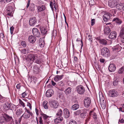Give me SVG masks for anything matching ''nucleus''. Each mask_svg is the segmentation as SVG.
<instances>
[{
  "label": "nucleus",
  "instance_id": "f03ea898",
  "mask_svg": "<svg viewBox=\"0 0 124 124\" xmlns=\"http://www.w3.org/2000/svg\"><path fill=\"white\" fill-rule=\"evenodd\" d=\"M110 54V51L108 48L105 47L101 49V54L103 56L108 57L109 56Z\"/></svg>",
  "mask_w": 124,
  "mask_h": 124
},
{
  "label": "nucleus",
  "instance_id": "f704fd0d",
  "mask_svg": "<svg viewBox=\"0 0 124 124\" xmlns=\"http://www.w3.org/2000/svg\"><path fill=\"white\" fill-rule=\"evenodd\" d=\"M71 91V88L70 87H68L65 90V94L66 95H68L70 94Z\"/></svg>",
  "mask_w": 124,
  "mask_h": 124
},
{
  "label": "nucleus",
  "instance_id": "aec40b11",
  "mask_svg": "<svg viewBox=\"0 0 124 124\" xmlns=\"http://www.w3.org/2000/svg\"><path fill=\"white\" fill-rule=\"evenodd\" d=\"M117 9L121 10L124 11V3H121L119 4H117L116 6Z\"/></svg>",
  "mask_w": 124,
  "mask_h": 124
},
{
  "label": "nucleus",
  "instance_id": "5701e85b",
  "mask_svg": "<svg viewBox=\"0 0 124 124\" xmlns=\"http://www.w3.org/2000/svg\"><path fill=\"white\" fill-rule=\"evenodd\" d=\"M42 116L44 119V122L48 123L49 121V118L50 117L45 114H42Z\"/></svg>",
  "mask_w": 124,
  "mask_h": 124
},
{
  "label": "nucleus",
  "instance_id": "a878e982",
  "mask_svg": "<svg viewBox=\"0 0 124 124\" xmlns=\"http://www.w3.org/2000/svg\"><path fill=\"white\" fill-rule=\"evenodd\" d=\"M28 39L29 41L31 43H34L36 40V38L33 36H30Z\"/></svg>",
  "mask_w": 124,
  "mask_h": 124
},
{
  "label": "nucleus",
  "instance_id": "473e14b6",
  "mask_svg": "<svg viewBox=\"0 0 124 124\" xmlns=\"http://www.w3.org/2000/svg\"><path fill=\"white\" fill-rule=\"evenodd\" d=\"M40 30L42 35H44L46 34L47 30L46 28H41L40 29Z\"/></svg>",
  "mask_w": 124,
  "mask_h": 124
},
{
  "label": "nucleus",
  "instance_id": "37998d69",
  "mask_svg": "<svg viewBox=\"0 0 124 124\" xmlns=\"http://www.w3.org/2000/svg\"><path fill=\"white\" fill-rule=\"evenodd\" d=\"M121 47L119 45H117L114 48V50L116 52H119L121 49Z\"/></svg>",
  "mask_w": 124,
  "mask_h": 124
},
{
  "label": "nucleus",
  "instance_id": "8fccbe9b",
  "mask_svg": "<svg viewBox=\"0 0 124 124\" xmlns=\"http://www.w3.org/2000/svg\"><path fill=\"white\" fill-rule=\"evenodd\" d=\"M45 43L43 41L39 42V45L41 47H43Z\"/></svg>",
  "mask_w": 124,
  "mask_h": 124
},
{
  "label": "nucleus",
  "instance_id": "5fc2aeb1",
  "mask_svg": "<svg viewBox=\"0 0 124 124\" xmlns=\"http://www.w3.org/2000/svg\"><path fill=\"white\" fill-rule=\"evenodd\" d=\"M21 45L24 47H25L26 46V44L25 41H23L21 43Z\"/></svg>",
  "mask_w": 124,
  "mask_h": 124
},
{
  "label": "nucleus",
  "instance_id": "bb28decb",
  "mask_svg": "<svg viewBox=\"0 0 124 124\" xmlns=\"http://www.w3.org/2000/svg\"><path fill=\"white\" fill-rule=\"evenodd\" d=\"M63 119V118L62 116H59L57 117L54 120L55 123H61Z\"/></svg>",
  "mask_w": 124,
  "mask_h": 124
},
{
  "label": "nucleus",
  "instance_id": "09e8293b",
  "mask_svg": "<svg viewBox=\"0 0 124 124\" xmlns=\"http://www.w3.org/2000/svg\"><path fill=\"white\" fill-rule=\"evenodd\" d=\"M6 0H0V4L1 5H4L5 4L6 2Z\"/></svg>",
  "mask_w": 124,
  "mask_h": 124
},
{
  "label": "nucleus",
  "instance_id": "4be33fe9",
  "mask_svg": "<svg viewBox=\"0 0 124 124\" xmlns=\"http://www.w3.org/2000/svg\"><path fill=\"white\" fill-rule=\"evenodd\" d=\"M112 21L118 25L122 23L121 20L118 17L114 18L113 19Z\"/></svg>",
  "mask_w": 124,
  "mask_h": 124
},
{
  "label": "nucleus",
  "instance_id": "1a4fd4ad",
  "mask_svg": "<svg viewBox=\"0 0 124 124\" xmlns=\"http://www.w3.org/2000/svg\"><path fill=\"white\" fill-rule=\"evenodd\" d=\"M51 107L53 108H58L59 104L56 101L53 100L49 102Z\"/></svg>",
  "mask_w": 124,
  "mask_h": 124
},
{
  "label": "nucleus",
  "instance_id": "2eb2a0df",
  "mask_svg": "<svg viewBox=\"0 0 124 124\" xmlns=\"http://www.w3.org/2000/svg\"><path fill=\"white\" fill-rule=\"evenodd\" d=\"M63 116L66 118H68L70 116V113L69 110L66 108L64 109L63 110Z\"/></svg>",
  "mask_w": 124,
  "mask_h": 124
},
{
  "label": "nucleus",
  "instance_id": "58836bf2",
  "mask_svg": "<svg viewBox=\"0 0 124 124\" xmlns=\"http://www.w3.org/2000/svg\"><path fill=\"white\" fill-rule=\"evenodd\" d=\"M29 52V50L28 48L22 49L21 51V53L25 54L28 53Z\"/></svg>",
  "mask_w": 124,
  "mask_h": 124
},
{
  "label": "nucleus",
  "instance_id": "f8f14e48",
  "mask_svg": "<svg viewBox=\"0 0 124 124\" xmlns=\"http://www.w3.org/2000/svg\"><path fill=\"white\" fill-rule=\"evenodd\" d=\"M37 22V19L34 17L30 18L29 21V25L31 26L34 25L36 24Z\"/></svg>",
  "mask_w": 124,
  "mask_h": 124
},
{
  "label": "nucleus",
  "instance_id": "bf43d9fd",
  "mask_svg": "<svg viewBox=\"0 0 124 124\" xmlns=\"http://www.w3.org/2000/svg\"><path fill=\"white\" fill-rule=\"evenodd\" d=\"M27 93H26V91L23 93L22 94V96L24 98L27 95Z\"/></svg>",
  "mask_w": 124,
  "mask_h": 124
},
{
  "label": "nucleus",
  "instance_id": "c85d7f7f",
  "mask_svg": "<svg viewBox=\"0 0 124 124\" xmlns=\"http://www.w3.org/2000/svg\"><path fill=\"white\" fill-rule=\"evenodd\" d=\"M40 68H39L37 66H35L33 67V71L35 74L39 73L40 71Z\"/></svg>",
  "mask_w": 124,
  "mask_h": 124
},
{
  "label": "nucleus",
  "instance_id": "4d7b16f0",
  "mask_svg": "<svg viewBox=\"0 0 124 124\" xmlns=\"http://www.w3.org/2000/svg\"><path fill=\"white\" fill-rule=\"evenodd\" d=\"M73 56L74 57V62H78V58L75 56H74V54L73 55Z\"/></svg>",
  "mask_w": 124,
  "mask_h": 124
},
{
  "label": "nucleus",
  "instance_id": "13d9d810",
  "mask_svg": "<svg viewBox=\"0 0 124 124\" xmlns=\"http://www.w3.org/2000/svg\"><path fill=\"white\" fill-rule=\"evenodd\" d=\"M14 29V27L13 26H12L10 28V33L11 34L13 33V31Z\"/></svg>",
  "mask_w": 124,
  "mask_h": 124
},
{
  "label": "nucleus",
  "instance_id": "7ed1b4c3",
  "mask_svg": "<svg viewBox=\"0 0 124 124\" xmlns=\"http://www.w3.org/2000/svg\"><path fill=\"white\" fill-rule=\"evenodd\" d=\"M38 56L37 54H30L27 56L26 59L29 62H33L35 60L38 58Z\"/></svg>",
  "mask_w": 124,
  "mask_h": 124
},
{
  "label": "nucleus",
  "instance_id": "20e7f679",
  "mask_svg": "<svg viewBox=\"0 0 124 124\" xmlns=\"http://www.w3.org/2000/svg\"><path fill=\"white\" fill-rule=\"evenodd\" d=\"M33 114L32 112L29 110L26 109V112L25 111L22 115V117L24 119H28L30 117V116H32Z\"/></svg>",
  "mask_w": 124,
  "mask_h": 124
},
{
  "label": "nucleus",
  "instance_id": "79ce46f5",
  "mask_svg": "<svg viewBox=\"0 0 124 124\" xmlns=\"http://www.w3.org/2000/svg\"><path fill=\"white\" fill-rule=\"evenodd\" d=\"M62 114V111L61 109H60L58 110V113L56 114V115L59 116H61Z\"/></svg>",
  "mask_w": 124,
  "mask_h": 124
},
{
  "label": "nucleus",
  "instance_id": "7c9ffc66",
  "mask_svg": "<svg viewBox=\"0 0 124 124\" xmlns=\"http://www.w3.org/2000/svg\"><path fill=\"white\" fill-rule=\"evenodd\" d=\"M89 114L90 116H92L95 120L96 119L97 116L96 113H94L93 111H91L90 112Z\"/></svg>",
  "mask_w": 124,
  "mask_h": 124
},
{
  "label": "nucleus",
  "instance_id": "f3484780",
  "mask_svg": "<svg viewBox=\"0 0 124 124\" xmlns=\"http://www.w3.org/2000/svg\"><path fill=\"white\" fill-rule=\"evenodd\" d=\"M14 105L9 103L7 102L4 104L3 108L7 110L11 108V107H13Z\"/></svg>",
  "mask_w": 124,
  "mask_h": 124
},
{
  "label": "nucleus",
  "instance_id": "052dcab7",
  "mask_svg": "<svg viewBox=\"0 0 124 124\" xmlns=\"http://www.w3.org/2000/svg\"><path fill=\"white\" fill-rule=\"evenodd\" d=\"M27 106L29 107L30 108L31 110L32 106L30 102H28L27 104Z\"/></svg>",
  "mask_w": 124,
  "mask_h": 124
},
{
  "label": "nucleus",
  "instance_id": "412c9836",
  "mask_svg": "<svg viewBox=\"0 0 124 124\" xmlns=\"http://www.w3.org/2000/svg\"><path fill=\"white\" fill-rule=\"evenodd\" d=\"M116 32L115 31L111 32L109 35L108 37L110 39H114L116 38Z\"/></svg>",
  "mask_w": 124,
  "mask_h": 124
},
{
  "label": "nucleus",
  "instance_id": "9b49d317",
  "mask_svg": "<svg viewBox=\"0 0 124 124\" xmlns=\"http://www.w3.org/2000/svg\"><path fill=\"white\" fill-rule=\"evenodd\" d=\"M118 95V92L115 90H111L109 91V95L110 97H116Z\"/></svg>",
  "mask_w": 124,
  "mask_h": 124
},
{
  "label": "nucleus",
  "instance_id": "e2e57ef3",
  "mask_svg": "<svg viewBox=\"0 0 124 124\" xmlns=\"http://www.w3.org/2000/svg\"><path fill=\"white\" fill-rule=\"evenodd\" d=\"M21 87V86L20 83L17 84L16 86V88L18 89H19Z\"/></svg>",
  "mask_w": 124,
  "mask_h": 124
},
{
  "label": "nucleus",
  "instance_id": "0eeeda50",
  "mask_svg": "<svg viewBox=\"0 0 124 124\" xmlns=\"http://www.w3.org/2000/svg\"><path fill=\"white\" fill-rule=\"evenodd\" d=\"M91 103V100L89 97H86L84 100V106L88 108L90 105Z\"/></svg>",
  "mask_w": 124,
  "mask_h": 124
},
{
  "label": "nucleus",
  "instance_id": "e433bc0d",
  "mask_svg": "<svg viewBox=\"0 0 124 124\" xmlns=\"http://www.w3.org/2000/svg\"><path fill=\"white\" fill-rule=\"evenodd\" d=\"M79 105L78 104H76L73 105L72 107V109L73 110H76L79 108Z\"/></svg>",
  "mask_w": 124,
  "mask_h": 124
},
{
  "label": "nucleus",
  "instance_id": "393cba45",
  "mask_svg": "<svg viewBox=\"0 0 124 124\" xmlns=\"http://www.w3.org/2000/svg\"><path fill=\"white\" fill-rule=\"evenodd\" d=\"M38 12H41L45 10L46 9V7L44 5L41 6H38L37 8Z\"/></svg>",
  "mask_w": 124,
  "mask_h": 124
},
{
  "label": "nucleus",
  "instance_id": "0e129e2a",
  "mask_svg": "<svg viewBox=\"0 0 124 124\" xmlns=\"http://www.w3.org/2000/svg\"><path fill=\"white\" fill-rule=\"evenodd\" d=\"M118 84V81H117L116 80L114 81L113 82V84L114 86H116Z\"/></svg>",
  "mask_w": 124,
  "mask_h": 124
},
{
  "label": "nucleus",
  "instance_id": "338daca9",
  "mask_svg": "<svg viewBox=\"0 0 124 124\" xmlns=\"http://www.w3.org/2000/svg\"><path fill=\"white\" fill-rule=\"evenodd\" d=\"M95 19H93L91 20V25L92 26L94 25L95 23Z\"/></svg>",
  "mask_w": 124,
  "mask_h": 124
},
{
  "label": "nucleus",
  "instance_id": "6e6d98bb",
  "mask_svg": "<svg viewBox=\"0 0 124 124\" xmlns=\"http://www.w3.org/2000/svg\"><path fill=\"white\" fill-rule=\"evenodd\" d=\"M81 113L80 110H78L74 112V114L75 115L77 116L80 114Z\"/></svg>",
  "mask_w": 124,
  "mask_h": 124
},
{
  "label": "nucleus",
  "instance_id": "680f3d73",
  "mask_svg": "<svg viewBox=\"0 0 124 124\" xmlns=\"http://www.w3.org/2000/svg\"><path fill=\"white\" fill-rule=\"evenodd\" d=\"M100 61L101 63L103 64L104 63L105 60L103 58H101L100 59Z\"/></svg>",
  "mask_w": 124,
  "mask_h": 124
},
{
  "label": "nucleus",
  "instance_id": "423d86ee",
  "mask_svg": "<svg viewBox=\"0 0 124 124\" xmlns=\"http://www.w3.org/2000/svg\"><path fill=\"white\" fill-rule=\"evenodd\" d=\"M100 103L102 108H105L106 106V101L102 94H99Z\"/></svg>",
  "mask_w": 124,
  "mask_h": 124
},
{
  "label": "nucleus",
  "instance_id": "c03bdc74",
  "mask_svg": "<svg viewBox=\"0 0 124 124\" xmlns=\"http://www.w3.org/2000/svg\"><path fill=\"white\" fill-rule=\"evenodd\" d=\"M124 72V68L122 67L119 69L118 71V72L119 74H121Z\"/></svg>",
  "mask_w": 124,
  "mask_h": 124
},
{
  "label": "nucleus",
  "instance_id": "c756f323",
  "mask_svg": "<svg viewBox=\"0 0 124 124\" xmlns=\"http://www.w3.org/2000/svg\"><path fill=\"white\" fill-rule=\"evenodd\" d=\"M104 33L105 34L108 35L111 31L109 27L108 26L105 27L104 29Z\"/></svg>",
  "mask_w": 124,
  "mask_h": 124
},
{
  "label": "nucleus",
  "instance_id": "69168bd1",
  "mask_svg": "<svg viewBox=\"0 0 124 124\" xmlns=\"http://www.w3.org/2000/svg\"><path fill=\"white\" fill-rule=\"evenodd\" d=\"M67 83H68V85L71 86L72 85V84L73 82L71 81H67Z\"/></svg>",
  "mask_w": 124,
  "mask_h": 124
},
{
  "label": "nucleus",
  "instance_id": "4468645a",
  "mask_svg": "<svg viewBox=\"0 0 124 124\" xmlns=\"http://www.w3.org/2000/svg\"><path fill=\"white\" fill-rule=\"evenodd\" d=\"M108 69L109 71L111 72H114L116 69L115 65L113 63H111L109 65Z\"/></svg>",
  "mask_w": 124,
  "mask_h": 124
},
{
  "label": "nucleus",
  "instance_id": "4c0bfd02",
  "mask_svg": "<svg viewBox=\"0 0 124 124\" xmlns=\"http://www.w3.org/2000/svg\"><path fill=\"white\" fill-rule=\"evenodd\" d=\"M47 103L48 102L46 101H45L43 103V106L45 109H47L48 108V107Z\"/></svg>",
  "mask_w": 124,
  "mask_h": 124
},
{
  "label": "nucleus",
  "instance_id": "72a5a7b5",
  "mask_svg": "<svg viewBox=\"0 0 124 124\" xmlns=\"http://www.w3.org/2000/svg\"><path fill=\"white\" fill-rule=\"evenodd\" d=\"M116 11V9H113L109 11V13L111 16H114V15L115 14Z\"/></svg>",
  "mask_w": 124,
  "mask_h": 124
},
{
  "label": "nucleus",
  "instance_id": "774afa93",
  "mask_svg": "<svg viewBox=\"0 0 124 124\" xmlns=\"http://www.w3.org/2000/svg\"><path fill=\"white\" fill-rule=\"evenodd\" d=\"M0 37L2 39H3L4 38L5 36L4 34L2 33H1L0 34Z\"/></svg>",
  "mask_w": 124,
  "mask_h": 124
},
{
  "label": "nucleus",
  "instance_id": "a211bd4d",
  "mask_svg": "<svg viewBox=\"0 0 124 124\" xmlns=\"http://www.w3.org/2000/svg\"><path fill=\"white\" fill-rule=\"evenodd\" d=\"M111 16L108 13H106L104 14L103 16V19L105 22H106L108 20H109Z\"/></svg>",
  "mask_w": 124,
  "mask_h": 124
},
{
  "label": "nucleus",
  "instance_id": "6e6552de",
  "mask_svg": "<svg viewBox=\"0 0 124 124\" xmlns=\"http://www.w3.org/2000/svg\"><path fill=\"white\" fill-rule=\"evenodd\" d=\"M118 3V0H110L108 2V4L109 7L113 8L116 6Z\"/></svg>",
  "mask_w": 124,
  "mask_h": 124
},
{
  "label": "nucleus",
  "instance_id": "c9c22d12",
  "mask_svg": "<svg viewBox=\"0 0 124 124\" xmlns=\"http://www.w3.org/2000/svg\"><path fill=\"white\" fill-rule=\"evenodd\" d=\"M29 11L32 12L34 11L35 10L34 5L33 4H31L29 7Z\"/></svg>",
  "mask_w": 124,
  "mask_h": 124
},
{
  "label": "nucleus",
  "instance_id": "b1692460",
  "mask_svg": "<svg viewBox=\"0 0 124 124\" xmlns=\"http://www.w3.org/2000/svg\"><path fill=\"white\" fill-rule=\"evenodd\" d=\"M53 91L52 89L48 90L46 93V96L49 97L51 96L53 94Z\"/></svg>",
  "mask_w": 124,
  "mask_h": 124
},
{
  "label": "nucleus",
  "instance_id": "9d476101",
  "mask_svg": "<svg viewBox=\"0 0 124 124\" xmlns=\"http://www.w3.org/2000/svg\"><path fill=\"white\" fill-rule=\"evenodd\" d=\"M76 90L78 93L80 94H82L85 92V89L83 86L80 85L76 87Z\"/></svg>",
  "mask_w": 124,
  "mask_h": 124
},
{
  "label": "nucleus",
  "instance_id": "49530a36",
  "mask_svg": "<svg viewBox=\"0 0 124 124\" xmlns=\"http://www.w3.org/2000/svg\"><path fill=\"white\" fill-rule=\"evenodd\" d=\"M87 116V114L86 113H82L80 115L81 117L82 118H84Z\"/></svg>",
  "mask_w": 124,
  "mask_h": 124
},
{
  "label": "nucleus",
  "instance_id": "3c124183",
  "mask_svg": "<svg viewBox=\"0 0 124 124\" xmlns=\"http://www.w3.org/2000/svg\"><path fill=\"white\" fill-rule=\"evenodd\" d=\"M35 62L38 64H39L41 63L42 60L41 59H37L35 61Z\"/></svg>",
  "mask_w": 124,
  "mask_h": 124
},
{
  "label": "nucleus",
  "instance_id": "6ab92c4d",
  "mask_svg": "<svg viewBox=\"0 0 124 124\" xmlns=\"http://www.w3.org/2000/svg\"><path fill=\"white\" fill-rule=\"evenodd\" d=\"M50 6L53 11H56L57 10L56 5L54 2L53 3L52 2H51L50 4Z\"/></svg>",
  "mask_w": 124,
  "mask_h": 124
},
{
  "label": "nucleus",
  "instance_id": "39448f33",
  "mask_svg": "<svg viewBox=\"0 0 124 124\" xmlns=\"http://www.w3.org/2000/svg\"><path fill=\"white\" fill-rule=\"evenodd\" d=\"M2 119H3V120H2L0 121V122L1 123H3L4 122V120L8 122L11 121V120H13L12 116H10L7 114H4L2 117Z\"/></svg>",
  "mask_w": 124,
  "mask_h": 124
},
{
  "label": "nucleus",
  "instance_id": "dca6fc26",
  "mask_svg": "<svg viewBox=\"0 0 124 124\" xmlns=\"http://www.w3.org/2000/svg\"><path fill=\"white\" fill-rule=\"evenodd\" d=\"M32 31L33 35L37 37H39L40 36V34L39 31L36 28L33 29Z\"/></svg>",
  "mask_w": 124,
  "mask_h": 124
},
{
  "label": "nucleus",
  "instance_id": "f257e3e1",
  "mask_svg": "<svg viewBox=\"0 0 124 124\" xmlns=\"http://www.w3.org/2000/svg\"><path fill=\"white\" fill-rule=\"evenodd\" d=\"M14 4L13 3L9 4L7 8L6 11L7 13V16H12V13L14 9Z\"/></svg>",
  "mask_w": 124,
  "mask_h": 124
},
{
  "label": "nucleus",
  "instance_id": "ddd939ff",
  "mask_svg": "<svg viewBox=\"0 0 124 124\" xmlns=\"http://www.w3.org/2000/svg\"><path fill=\"white\" fill-rule=\"evenodd\" d=\"M66 82L65 81L62 80L59 82L58 83V85L60 87V90L61 91H63L66 87L65 84Z\"/></svg>",
  "mask_w": 124,
  "mask_h": 124
},
{
  "label": "nucleus",
  "instance_id": "cd10ccee",
  "mask_svg": "<svg viewBox=\"0 0 124 124\" xmlns=\"http://www.w3.org/2000/svg\"><path fill=\"white\" fill-rule=\"evenodd\" d=\"M63 75H56L54 77V79L55 81L57 82L59 80H61L63 78Z\"/></svg>",
  "mask_w": 124,
  "mask_h": 124
},
{
  "label": "nucleus",
  "instance_id": "ea45409f",
  "mask_svg": "<svg viewBox=\"0 0 124 124\" xmlns=\"http://www.w3.org/2000/svg\"><path fill=\"white\" fill-rule=\"evenodd\" d=\"M124 34V27L122 26L121 28V30L120 34V36L121 37Z\"/></svg>",
  "mask_w": 124,
  "mask_h": 124
},
{
  "label": "nucleus",
  "instance_id": "a18cd8bd",
  "mask_svg": "<svg viewBox=\"0 0 124 124\" xmlns=\"http://www.w3.org/2000/svg\"><path fill=\"white\" fill-rule=\"evenodd\" d=\"M39 121L40 124H43L44 122V120H43L42 116L39 117Z\"/></svg>",
  "mask_w": 124,
  "mask_h": 124
},
{
  "label": "nucleus",
  "instance_id": "2f4dec72",
  "mask_svg": "<svg viewBox=\"0 0 124 124\" xmlns=\"http://www.w3.org/2000/svg\"><path fill=\"white\" fill-rule=\"evenodd\" d=\"M23 112V110L22 108L18 109L16 111V114L18 116H20Z\"/></svg>",
  "mask_w": 124,
  "mask_h": 124
},
{
  "label": "nucleus",
  "instance_id": "a19ab883",
  "mask_svg": "<svg viewBox=\"0 0 124 124\" xmlns=\"http://www.w3.org/2000/svg\"><path fill=\"white\" fill-rule=\"evenodd\" d=\"M101 44L103 45L107 44V42L106 40L104 39H100L99 40Z\"/></svg>",
  "mask_w": 124,
  "mask_h": 124
},
{
  "label": "nucleus",
  "instance_id": "de8ad7c7",
  "mask_svg": "<svg viewBox=\"0 0 124 124\" xmlns=\"http://www.w3.org/2000/svg\"><path fill=\"white\" fill-rule=\"evenodd\" d=\"M69 124H77V123L75 121L71 119L69 121Z\"/></svg>",
  "mask_w": 124,
  "mask_h": 124
},
{
  "label": "nucleus",
  "instance_id": "864d4df0",
  "mask_svg": "<svg viewBox=\"0 0 124 124\" xmlns=\"http://www.w3.org/2000/svg\"><path fill=\"white\" fill-rule=\"evenodd\" d=\"M88 39L90 41V43H91L92 42V38L91 36L89 35L88 36Z\"/></svg>",
  "mask_w": 124,
  "mask_h": 124
},
{
  "label": "nucleus",
  "instance_id": "603ef678",
  "mask_svg": "<svg viewBox=\"0 0 124 124\" xmlns=\"http://www.w3.org/2000/svg\"><path fill=\"white\" fill-rule=\"evenodd\" d=\"M19 103H20L21 105L23 106V107H24L25 106V104L20 99H19Z\"/></svg>",
  "mask_w": 124,
  "mask_h": 124
}]
</instances>
